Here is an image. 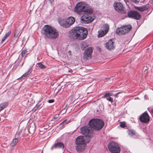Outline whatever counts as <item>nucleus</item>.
<instances>
[{
    "instance_id": "nucleus-1",
    "label": "nucleus",
    "mask_w": 153,
    "mask_h": 153,
    "mask_svg": "<svg viewBox=\"0 0 153 153\" xmlns=\"http://www.w3.org/2000/svg\"><path fill=\"white\" fill-rule=\"evenodd\" d=\"M42 33L45 38L54 39L59 36V33L57 30L53 27L48 25H45L43 27Z\"/></svg>"
},
{
    "instance_id": "nucleus-2",
    "label": "nucleus",
    "mask_w": 153,
    "mask_h": 153,
    "mask_svg": "<svg viewBox=\"0 0 153 153\" xmlns=\"http://www.w3.org/2000/svg\"><path fill=\"white\" fill-rule=\"evenodd\" d=\"M72 37L80 40L85 39L88 34L87 29L82 27H76L72 30Z\"/></svg>"
},
{
    "instance_id": "nucleus-3",
    "label": "nucleus",
    "mask_w": 153,
    "mask_h": 153,
    "mask_svg": "<svg viewBox=\"0 0 153 153\" xmlns=\"http://www.w3.org/2000/svg\"><path fill=\"white\" fill-rule=\"evenodd\" d=\"M74 11L75 13L79 14L82 12L84 14L86 12L90 14L93 13V11L90 6L84 2L78 3L74 8Z\"/></svg>"
},
{
    "instance_id": "nucleus-4",
    "label": "nucleus",
    "mask_w": 153,
    "mask_h": 153,
    "mask_svg": "<svg viewBox=\"0 0 153 153\" xmlns=\"http://www.w3.org/2000/svg\"><path fill=\"white\" fill-rule=\"evenodd\" d=\"M87 143L85 137L82 136L78 137L75 140L76 150L78 152H82L84 149Z\"/></svg>"
},
{
    "instance_id": "nucleus-5",
    "label": "nucleus",
    "mask_w": 153,
    "mask_h": 153,
    "mask_svg": "<svg viewBox=\"0 0 153 153\" xmlns=\"http://www.w3.org/2000/svg\"><path fill=\"white\" fill-rule=\"evenodd\" d=\"M104 124L103 121L99 119H93L89 122L90 127L96 131L101 129L103 126Z\"/></svg>"
},
{
    "instance_id": "nucleus-6",
    "label": "nucleus",
    "mask_w": 153,
    "mask_h": 153,
    "mask_svg": "<svg viewBox=\"0 0 153 153\" xmlns=\"http://www.w3.org/2000/svg\"><path fill=\"white\" fill-rule=\"evenodd\" d=\"M74 17L70 16L64 19H59L58 20V22L61 26L65 28H68L70 27L75 22Z\"/></svg>"
},
{
    "instance_id": "nucleus-7",
    "label": "nucleus",
    "mask_w": 153,
    "mask_h": 153,
    "mask_svg": "<svg viewBox=\"0 0 153 153\" xmlns=\"http://www.w3.org/2000/svg\"><path fill=\"white\" fill-rule=\"evenodd\" d=\"M131 25L123 26L117 29L116 32L118 35H125L128 33L131 29Z\"/></svg>"
},
{
    "instance_id": "nucleus-8",
    "label": "nucleus",
    "mask_w": 153,
    "mask_h": 153,
    "mask_svg": "<svg viewBox=\"0 0 153 153\" xmlns=\"http://www.w3.org/2000/svg\"><path fill=\"white\" fill-rule=\"evenodd\" d=\"M92 13H85L80 19L81 22L84 24H88L92 22L94 19V17L92 16L91 15Z\"/></svg>"
},
{
    "instance_id": "nucleus-9",
    "label": "nucleus",
    "mask_w": 153,
    "mask_h": 153,
    "mask_svg": "<svg viewBox=\"0 0 153 153\" xmlns=\"http://www.w3.org/2000/svg\"><path fill=\"white\" fill-rule=\"evenodd\" d=\"M108 148L111 153H119L120 149L118 144L114 142H111L108 145Z\"/></svg>"
},
{
    "instance_id": "nucleus-10",
    "label": "nucleus",
    "mask_w": 153,
    "mask_h": 153,
    "mask_svg": "<svg viewBox=\"0 0 153 153\" xmlns=\"http://www.w3.org/2000/svg\"><path fill=\"white\" fill-rule=\"evenodd\" d=\"M90 128L88 126H83L81 128V133L86 137H91L92 136V131Z\"/></svg>"
},
{
    "instance_id": "nucleus-11",
    "label": "nucleus",
    "mask_w": 153,
    "mask_h": 153,
    "mask_svg": "<svg viewBox=\"0 0 153 153\" xmlns=\"http://www.w3.org/2000/svg\"><path fill=\"white\" fill-rule=\"evenodd\" d=\"M109 26L108 25L105 24L103 25V29H101L98 31V37H101L104 36L108 31Z\"/></svg>"
},
{
    "instance_id": "nucleus-12",
    "label": "nucleus",
    "mask_w": 153,
    "mask_h": 153,
    "mask_svg": "<svg viewBox=\"0 0 153 153\" xmlns=\"http://www.w3.org/2000/svg\"><path fill=\"white\" fill-rule=\"evenodd\" d=\"M129 17L133 18L136 19H139L140 18L141 16L138 12L136 11H130L128 13Z\"/></svg>"
},
{
    "instance_id": "nucleus-13",
    "label": "nucleus",
    "mask_w": 153,
    "mask_h": 153,
    "mask_svg": "<svg viewBox=\"0 0 153 153\" xmlns=\"http://www.w3.org/2000/svg\"><path fill=\"white\" fill-rule=\"evenodd\" d=\"M114 6L115 10L118 12H121L124 10V7L123 4L117 1L115 2Z\"/></svg>"
},
{
    "instance_id": "nucleus-14",
    "label": "nucleus",
    "mask_w": 153,
    "mask_h": 153,
    "mask_svg": "<svg viewBox=\"0 0 153 153\" xmlns=\"http://www.w3.org/2000/svg\"><path fill=\"white\" fill-rule=\"evenodd\" d=\"M140 120L142 122H148L149 121V118L148 114L146 112H144L140 116Z\"/></svg>"
},
{
    "instance_id": "nucleus-15",
    "label": "nucleus",
    "mask_w": 153,
    "mask_h": 153,
    "mask_svg": "<svg viewBox=\"0 0 153 153\" xmlns=\"http://www.w3.org/2000/svg\"><path fill=\"white\" fill-rule=\"evenodd\" d=\"M114 42L111 39L106 44V47L109 51H111L114 48Z\"/></svg>"
},
{
    "instance_id": "nucleus-16",
    "label": "nucleus",
    "mask_w": 153,
    "mask_h": 153,
    "mask_svg": "<svg viewBox=\"0 0 153 153\" xmlns=\"http://www.w3.org/2000/svg\"><path fill=\"white\" fill-rule=\"evenodd\" d=\"M92 52L93 50L91 48H88L84 52V57L87 59H88V58H91Z\"/></svg>"
},
{
    "instance_id": "nucleus-17",
    "label": "nucleus",
    "mask_w": 153,
    "mask_h": 153,
    "mask_svg": "<svg viewBox=\"0 0 153 153\" xmlns=\"http://www.w3.org/2000/svg\"><path fill=\"white\" fill-rule=\"evenodd\" d=\"M53 148H62V149H63L64 148V145L61 142H58L52 146V149Z\"/></svg>"
},
{
    "instance_id": "nucleus-18",
    "label": "nucleus",
    "mask_w": 153,
    "mask_h": 153,
    "mask_svg": "<svg viewBox=\"0 0 153 153\" xmlns=\"http://www.w3.org/2000/svg\"><path fill=\"white\" fill-rule=\"evenodd\" d=\"M111 95L110 94V93H108L105 94L103 97V98L106 97V99L107 100H108L109 101L111 102V103H112L113 101V99L109 96V95Z\"/></svg>"
},
{
    "instance_id": "nucleus-19",
    "label": "nucleus",
    "mask_w": 153,
    "mask_h": 153,
    "mask_svg": "<svg viewBox=\"0 0 153 153\" xmlns=\"http://www.w3.org/2000/svg\"><path fill=\"white\" fill-rule=\"evenodd\" d=\"M135 8L136 10L141 12L143 11L148 9L147 7L145 6H143L140 7H136Z\"/></svg>"
},
{
    "instance_id": "nucleus-20",
    "label": "nucleus",
    "mask_w": 153,
    "mask_h": 153,
    "mask_svg": "<svg viewBox=\"0 0 153 153\" xmlns=\"http://www.w3.org/2000/svg\"><path fill=\"white\" fill-rule=\"evenodd\" d=\"M8 105V102H5L0 104V112Z\"/></svg>"
},
{
    "instance_id": "nucleus-21",
    "label": "nucleus",
    "mask_w": 153,
    "mask_h": 153,
    "mask_svg": "<svg viewBox=\"0 0 153 153\" xmlns=\"http://www.w3.org/2000/svg\"><path fill=\"white\" fill-rule=\"evenodd\" d=\"M33 126V124H31L30 126L29 125L28 126L27 129L29 132L32 133L34 131V127Z\"/></svg>"
},
{
    "instance_id": "nucleus-22",
    "label": "nucleus",
    "mask_w": 153,
    "mask_h": 153,
    "mask_svg": "<svg viewBox=\"0 0 153 153\" xmlns=\"http://www.w3.org/2000/svg\"><path fill=\"white\" fill-rule=\"evenodd\" d=\"M18 140L17 138H15L12 141L10 144L11 147H13L15 146L17 143Z\"/></svg>"
},
{
    "instance_id": "nucleus-23",
    "label": "nucleus",
    "mask_w": 153,
    "mask_h": 153,
    "mask_svg": "<svg viewBox=\"0 0 153 153\" xmlns=\"http://www.w3.org/2000/svg\"><path fill=\"white\" fill-rule=\"evenodd\" d=\"M11 32L9 31L5 34L4 37L2 38L1 41V43H2L5 40V39L8 37L10 35V34Z\"/></svg>"
},
{
    "instance_id": "nucleus-24",
    "label": "nucleus",
    "mask_w": 153,
    "mask_h": 153,
    "mask_svg": "<svg viewBox=\"0 0 153 153\" xmlns=\"http://www.w3.org/2000/svg\"><path fill=\"white\" fill-rule=\"evenodd\" d=\"M31 69H29L28 71L26 73L24 74L21 77H26L28 76V75L30 74L31 73Z\"/></svg>"
},
{
    "instance_id": "nucleus-25",
    "label": "nucleus",
    "mask_w": 153,
    "mask_h": 153,
    "mask_svg": "<svg viewBox=\"0 0 153 153\" xmlns=\"http://www.w3.org/2000/svg\"><path fill=\"white\" fill-rule=\"evenodd\" d=\"M128 132L129 135L131 137L133 136L135 134V131L133 130H128Z\"/></svg>"
},
{
    "instance_id": "nucleus-26",
    "label": "nucleus",
    "mask_w": 153,
    "mask_h": 153,
    "mask_svg": "<svg viewBox=\"0 0 153 153\" xmlns=\"http://www.w3.org/2000/svg\"><path fill=\"white\" fill-rule=\"evenodd\" d=\"M81 47L83 50L85 49L87 47V45L86 43L84 41L82 42L81 44Z\"/></svg>"
},
{
    "instance_id": "nucleus-27",
    "label": "nucleus",
    "mask_w": 153,
    "mask_h": 153,
    "mask_svg": "<svg viewBox=\"0 0 153 153\" xmlns=\"http://www.w3.org/2000/svg\"><path fill=\"white\" fill-rule=\"evenodd\" d=\"M27 51L26 50L24 49L23 50L21 53V55L22 56V57H25L26 55L27 54Z\"/></svg>"
},
{
    "instance_id": "nucleus-28",
    "label": "nucleus",
    "mask_w": 153,
    "mask_h": 153,
    "mask_svg": "<svg viewBox=\"0 0 153 153\" xmlns=\"http://www.w3.org/2000/svg\"><path fill=\"white\" fill-rule=\"evenodd\" d=\"M21 33L20 30H17L15 33L14 37L16 38L19 37L20 36Z\"/></svg>"
},
{
    "instance_id": "nucleus-29",
    "label": "nucleus",
    "mask_w": 153,
    "mask_h": 153,
    "mask_svg": "<svg viewBox=\"0 0 153 153\" xmlns=\"http://www.w3.org/2000/svg\"><path fill=\"white\" fill-rule=\"evenodd\" d=\"M39 67L41 68H46V66L43 65L41 62L39 63Z\"/></svg>"
},
{
    "instance_id": "nucleus-30",
    "label": "nucleus",
    "mask_w": 153,
    "mask_h": 153,
    "mask_svg": "<svg viewBox=\"0 0 153 153\" xmlns=\"http://www.w3.org/2000/svg\"><path fill=\"white\" fill-rule=\"evenodd\" d=\"M120 126L122 128H124L126 126V124L125 122H121L120 123Z\"/></svg>"
},
{
    "instance_id": "nucleus-31",
    "label": "nucleus",
    "mask_w": 153,
    "mask_h": 153,
    "mask_svg": "<svg viewBox=\"0 0 153 153\" xmlns=\"http://www.w3.org/2000/svg\"><path fill=\"white\" fill-rule=\"evenodd\" d=\"M69 123V121L67 120H65L63 121L62 123H61L60 124H63L64 123H65V124H67L68 123Z\"/></svg>"
},
{
    "instance_id": "nucleus-32",
    "label": "nucleus",
    "mask_w": 153,
    "mask_h": 153,
    "mask_svg": "<svg viewBox=\"0 0 153 153\" xmlns=\"http://www.w3.org/2000/svg\"><path fill=\"white\" fill-rule=\"evenodd\" d=\"M54 101V100L53 99H50L48 100V102L49 103H51L53 102Z\"/></svg>"
},
{
    "instance_id": "nucleus-33",
    "label": "nucleus",
    "mask_w": 153,
    "mask_h": 153,
    "mask_svg": "<svg viewBox=\"0 0 153 153\" xmlns=\"http://www.w3.org/2000/svg\"><path fill=\"white\" fill-rule=\"evenodd\" d=\"M21 134L20 132H18L16 133V135L18 136L17 137V138H18L20 136Z\"/></svg>"
},
{
    "instance_id": "nucleus-34",
    "label": "nucleus",
    "mask_w": 153,
    "mask_h": 153,
    "mask_svg": "<svg viewBox=\"0 0 153 153\" xmlns=\"http://www.w3.org/2000/svg\"><path fill=\"white\" fill-rule=\"evenodd\" d=\"M140 0H133V1L135 3L138 2Z\"/></svg>"
},
{
    "instance_id": "nucleus-35",
    "label": "nucleus",
    "mask_w": 153,
    "mask_h": 153,
    "mask_svg": "<svg viewBox=\"0 0 153 153\" xmlns=\"http://www.w3.org/2000/svg\"><path fill=\"white\" fill-rule=\"evenodd\" d=\"M121 92H118L117 93V94H115L114 95V96H115V97H117L118 94H120Z\"/></svg>"
},
{
    "instance_id": "nucleus-36",
    "label": "nucleus",
    "mask_w": 153,
    "mask_h": 153,
    "mask_svg": "<svg viewBox=\"0 0 153 153\" xmlns=\"http://www.w3.org/2000/svg\"><path fill=\"white\" fill-rule=\"evenodd\" d=\"M58 118V116L57 115H56L53 117V119H56Z\"/></svg>"
},
{
    "instance_id": "nucleus-37",
    "label": "nucleus",
    "mask_w": 153,
    "mask_h": 153,
    "mask_svg": "<svg viewBox=\"0 0 153 153\" xmlns=\"http://www.w3.org/2000/svg\"><path fill=\"white\" fill-rule=\"evenodd\" d=\"M126 4H128V3H129L128 0H123Z\"/></svg>"
},
{
    "instance_id": "nucleus-38",
    "label": "nucleus",
    "mask_w": 153,
    "mask_h": 153,
    "mask_svg": "<svg viewBox=\"0 0 153 153\" xmlns=\"http://www.w3.org/2000/svg\"><path fill=\"white\" fill-rule=\"evenodd\" d=\"M149 111H151V113L153 114V108L152 109H149Z\"/></svg>"
},
{
    "instance_id": "nucleus-39",
    "label": "nucleus",
    "mask_w": 153,
    "mask_h": 153,
    "mask_svg": "<svg viewBox=\"0 0 153 153\" xmlns=\"http://www.w3.org/2000/svg\"><path fill=\"white\" fill-rule=\"evenodd\" d=\"M73 71L71 69H69L68 70V72L69 73H73Z\"/></svg>"
},
{
    "instance_id": "nucleus-40",
    "label": "nucleus",
    "mask_w": 153,
    "mask_h": 153,
    "mask_svg": "<svg viewBox=\"0 0 153 153\" xmlns=\"http://www.w3.org/2000/svg\"><path fill=\"white\" fill-rule=\"evenodd\" d=\"M53 0H49V1L51 3H52V2L53 1Z\"/></svg>"
},
{
    "instance_id": "nucleus-41",
    "label": "nucleus",
    "mask_w": 153,
    "mask_h": 153,
    "mask_svg": "<svg viewBox=\"0 0 153 153\" xmlns=\"http://www.w3.org/2000/svg\"><path fill=\"white\" fill-rule=\"evenodd\" d=\"M24 62H23L22 64H20V65L21 66H22V65H23V64H24Z\"/></svg>"
},
{
    "instance_id": "nucleus-42",
    "label": "nucleus",
    "mask_w": 153,
    "mask_h": 153,
    "mask_svg": "<svg viewBox=\"0 0 153 153\" xmlns=\"http://www.w3.org/2000/svg\"><path fill=\"white\" fill-rule=\"evenodd\" d=\"M42 106H41V107H42V105H44V104H43V103H42Z\"/></svg>"
},
{
    "instance_id": "nucleus-43",
    "label": "nucleus",
    "mask_w": 153,
    "mask_h": 153,
    "mask_svg": "<svg viewBox=\"0 0 153 153\" xmlns=\"http://www.w3.org/2000/svg\"><path fill=\"white\" fill-rule=\"evenodd\" d=\"M19 60H20V59L19 58V59H18V62H19Z\"/></svg>"
},
{
    "instance_id": "nucleus-44",
    "label": "nucleus",
    "mask_w": 153,
    "mask_h": 153,
    "mask_svg": "<svg viewBox=\"0 0 153 153\" xmlns=\"http://www.w3.org/2000/svg\"><path fill=\"white\" fill-rule=\"evenodd\" d=\"M41 105V104H40V105H39V107H40Z\"/></svg>"
},
{
    "instance_id": "nucleus-45",
    "label": "nucleus",
    "mask_w": 153,
    "mask_h": 153,
    "mask_svg": "<svg viewBox=\"0 0 153 153\" xmlns=\"http://www.w3.org/2000/svg\"><path fill=\"white\" fill-rule=\"evenodd\" d=\"M152 47H153V45H152Z\"/></svg>"
},
{
    "instance_id": "nucleus-46",
    "label": "nucleus",
    "mask_w": 153,
    "mask_h": 153,
    "mask_svg": "<svg viewBox=\"0 0 153 153\" xmlns=\"http://www.w3.org/2000/svg\"><path fill=\"white\" fill-rule=\"evenodd\" d=\"M132 1H133V0H132Z\"/></svg>"
}]
</instances>
